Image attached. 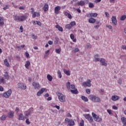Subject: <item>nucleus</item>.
<instances>
[{
    "label": "nucleus",
    "instance_id": "ddd939ff",
    "mask_svg": "<svg viewBox=\"0 0 126 126\" xmlns=\"http://www.w3.org/2000/svg\"><path fill=\"white\" fill-rule=\"evenodd\" d=\"M111 20L114 25H117V23H118V22H117V18L116 17V16H112L111 18Z\"/></svg>",
    "mask_w": 126,
    "mask_h": 126
},
{
    "label": "nucleus",
    "instance_id": "f704fd0d",
    "mask_svg": "<svg viewBox=\"0 0 126 126\" xmlns=\"http://www.w3.org/2000/svg\"><path fill=\"white\" fill-rule=\"evenodd\" d=\"M47 77L49 81H52V80H53V77H52L51 75L50 74L47 75Z\"/></svg>",
    "mask_w": 126,
    "mask_h": 126
},
{
    "label": "nucleus",
    "instance_id": "a19ab883",
    "mask_svg": "<svg viewBox=\"0 0 126 126\" xmlns=\"http://www.w3.org/2000/svg\"><path fill=\"white\" fill-rule=\"evenodd\" d=\"M94 4H93V3H91V2H90L89 4V7L90 8H92L93 7H94Z\"/></svg>",
    "mask_w": 126,
    "mask_h": 126
},
{
    "label": "nucleus",
    "instance_id": "412c9836",
    "mask_svg": "<svg viewBox=\"0 0 126 126\" xmlns=\"http://www.w3.org/2000/svg\"><path fill=\"white\" fill-rule=\"evenodd\" d=\"M111 100H112L113 101H117L119 100V96L113 95L111 97Z\"/></svg>",
    "mask_w": 126,
    "mask_h": 126
},
{
    "label": "nucleus",
    "instance_id": "0e129e2a",
    "mask_svg": "<svg viewBox=\"0 0 126 126\" xmlns=\"http://www.w3.org/2000/svg\"><path fill=\"white\" fill-rule=\"evenodd\" d=\"M36 24H37V25H38L39 26H40V25H41V22H39V21H36Z\"/></svg>",
    "mask_w": 126,
    "mask_h": 126
},
{
    "label": "nucleus",
    "instance_id": "7ed1b4c3",
    "mask_svg": "<svg viewBox=\"0 0 126 126\" xmlns=\"http://www.w3.org/2000/svg\"><path fill=\"white\" fill-rule=\"evenodd\" d=\"M57 95L60 102H65V97L63 94L59 93L57 94Z\"/></svg>",
    "mask_w": 126,
    "mask_h": 126
},
{
    "label": "nucleus",
    "instance_id": "7c9ffc66",
    "mask_svg": "<svg viewBox=\"0 0 126 126\" xmlns=\"http://www.w3.org/2000/svg\"><path fill=\"white\" fill-rule=\"evenodd\" d=\"M85 4V2L83 0H81L78 3V5H81V6H83Z\"/></svg>",
    "mask_w": 126,
    "mask_h": 126
},
{
    "label": "nucleus",
    "instance_id": "9b49d317",
    "mask_svg": "<svg viewBox=\"0 0 126 126\" xmlns=\"http://www.w3.org/2000/svg\"><path fill=\"white\" fill-rule=\"evenodd\" d=\"M26 86H25L23 83H20L18 84V88L20 89H23L24 90H25V89H26Z\"/></svg>",
    "mask_w": 126,
    "mask_h": 126
},
{
    "label": "nucleus",
    "instance_id": "c9c22d12",
    "mask_svg": "<svg viewBox=\"0 0 126 126\" xmlns=\"http://www.w3.org/2000/svg\"><path fill=\"white\" fill-rule=\"evenodd\" d=\"M63 72L65 74H66V75H70V72L69 70H66L65 69H64Z\"/></svg>",
    "mask_w": 126,
    "mask_h": 126
},
{
    "label": "nucleus",
    "instance_id": "423d86ee",
    "mask_svg": "<svg viewBox=\"0 0 126 126\" xmlns=\"http://www.w3.org/2000/svg\"><path fill=\"white\" fill-rule=\"evenodd\" d=\"M26 114L25 115V118L28 119V116H30V115L33 113V108H30L29 110L26 111Z\"/></svg>",
    "mask_w": 126,
    "mask_h": 126
},
{
    "label": "nucleus",
    "instance_id": "a18cd8bd",
    "mask_svg": "<svg viewBox=\"0 0 126 126\" xmlns=\"http://www.w3.org/2000/svg\"><path fill=\"white\" fill-rule=\"evenodd\" d=\"M61 51L62 49H61V48L56 49V52L57 54H61Z\"/></svg>",
    "mask_w": 126,
    "mask_h": 126
},
{
    "label": "nucleus",
    "instance_id": "c756f323",
    "mask_svg": "<svg viewBox=\"0 0 126 126\" xmlns=\"http://www.w3.org/2000/svg\"><path fill=\"white\" fill-rule=\"evenodd\" d=\"M95 21H96V20H95V19L93 18H91L89 20V22H90V23H94Z\"/></svg>",
    "mask_w": 126,
    "mask_h": 126
},
{
    "label": "nucleus",
    "instance_id": "c85d7f7f",
    "mask_svg": "<svg viewBox=\"0 0 126 126\" xmlns=\"http://www.w3.org/2000/svg\"><path fill=\"white\" fill-rule=\"evenodd\" d=\"M4 76L5 79H7V80L9 79V75H8V73H7V72H5V74H4Z\"/></svg>",
    "mask_w": 126,
    "mask_h": 126
},
{
    "label": "nucleus",
    "instance_id": "49530a36",
    "mask_svg": "<svg viewBox=\"0 0 126 126\" xmlns=\"http://www.w3.org/2000/svg\"><path fill=\"white\" fill-rule=\"evenodd\" d=\"M71 28L72 27L70 25V24H67V25L65 26V28H66V29H70V28Z\"/></svg>",
    "mask_w": 126,
    "mask_h": 126
},
{
    "label": "nucleus",
    "instance_id": "69168bd1",
    "mask_svg": "<svg viewBox=\"0 0 126 126\" xmlns=\"http://www.w3.org/2000/svg\"><path fill=\"white\" fill-rule=\"evenodd\" d=\"M122 48L124 50H126V45H122Z\"/></svg>",
    "mask_w": 126,
    "mask_h": 126
},
{
    "label": "nucleus",
    "instance_id": "37998d69",
    "mask_svg": "<svg viewBox=\"0 0 126 126\" xmlns=\"http://www.w3.org/2000/svg\"><path fill=\"white\" fill-rule=\"evenodd\" d=\"M70 25L71 26V27H73V26H74V25H76V23L75 22H71L70 23Z\"/></svg>",
    "mask_w": 126,
    "mask_h": 126
},
{
    "label": "nucleus",
    "instance_id": "f03ea898",
    "mask_svg": "<svg viewBox=\"0 0 126 126\" xmlns=\"http://www.w3.org/2000/svg\"><path fill=\"white\" fill-rule=\"evenodd\" d=\"M92 115L95 122H97V123H99V122H101L102 121V118H101V117H99V116L97 115L96 114L94 113V112L92 113Z\"/></svg>",
    "mask_w": 126,
    "mask_h": 126
},
{
    "label": "nucleus",
    "instance_id": "ea45409f",
    "mask_svg": "<svg viewBox=\"0 0 126 126\" xmlns=\"http://www.w3.org/2000/svg\"><path fill=\"white\" fill-rule=\"evenodd\" d=\"M6 119V116L3 115L1 117H0V120L1 121H4Z\"/></svg>",
    "mask_w": 126,
    "mask_h": 126
},
{
    "label": "nucleus",
    "instance_id": "864d4df0",
    "mask_svg": "<svg viewBox=\"0 0 126 126\" xmlns=\"http://www.w3.org/2000/svg\"><path fill=\"white\" fill-rule=\"evenodd\" d=\"M84 126V121L82 120V122L80 123V126Z\"/></svg>",
    "mask_w": 126,
    "mask_h": 126
},
{
    "label": "nucleus",
    "instance_id": "13d9d810",
    "mask_svg": "<svg viewBox=\"0 0 126 126\" xmlns=\"http://www.w3.org/2000/svg\"><path fill=\"white\" fill-rule=\"evenodd\" d=\"M86 92L87 93V94H90V89H86Z\"/></svg>",
    "mask_w": 126,
    "mask_h": 126
},
{
    "label": "nucleus",
    "instance_id": "0eeeda50",
    "mask_svg": "<svg viewBox=\"0 0 126 126\" xmlns=\"http://www.w3.org/2000/svg\"><path fill=\"white\" fill-rule=\"evenodd\" d=\"M11 93H12V91L11 89H9L8 91L3 93V96L5 98H9V96L11 95Z\"/></svg>",
    "mask_w": 126,
    "mask_h": 126
},
{
    "label": "nucleus",
    "instance_id": "6e6d98bb",
    "mask_svg": "<svg viewBox=\"0 0 126 126\" xmlns=\"http://www.w3.org/2000/svg\"><path fill=\"white\" fill-rule=\"evenodd\" d=\"M87 47L89 49H91V45L90 44V43L87 44Z\"/></svg>",
    "mask_w": 126,
    "mask_h": 126
},
{
    "label": "nucleus",
    "instance_id": "9d476101",
    "mask_svg": "<svg viewBox=\"0 0 126 126\" xmlns=\"http://www.w3.org/2000/svg\"><path fill=\"white\" fill-rule=\"evenodd\" d=\"M65 122L66 123H68L69 126H73L74 125V121L72 120H69L68 118H66L65 119Z\"/></svg>",
    "mask_w": 126,
    "mask_h": 126
},
{
    "label": "nucleus",
    "instance_id": "20e7f679",
    "mask_svg": "<svg viewBox=\"0 0 126 126\" xmlns=\"http://www.w3.org/2000/svg\"><path fill=\"white\" fill-rule=\"evenodd\" d=\"M70 88H71L70 91L71 93H72V94H77L78 93L77 89H75V86L74 85H71Z\"/></svg>",
    "mask_w": 126,
    "mask_h": 126
},
{
    "label": "nucleus",
    "instance_id": "2f4dec72",
    "mask_svg": "<svg viewBox=\"0 0 126 126\" xmlns=\"http://www.w3.org/2000/svg\"><path fill=\"white\" fill-rule=\"evenodd\" d=\"M29 65H30V61H26V64H25V67L26 68H28V67H29Z\"/></svg>",
    "mask_w": 126,
    "mask_h": 126
},
{
    "label": "nucleus",
    "instance_id": "8fccbe9b",
    "mask_svg": "<svg viewBox=\"0 0 126 126\" xmlns=\"http://www.w3.org/2000/svg\"><path fill=\"white\" fill-rule=\"evenodd\" d=\"M74 53H77V52H79V49L78 48H76L73 50Z\"/></svg>",
    "mask_w": 126,
    "mask_h": 126
},
{
    "label": "nucleus",
    "instance_id": "5fc2aeb1",
    "mask_svg": "<svg viewBox=\"0 0 126 126\" xmlns=\"http://www.w3.org/2000/svg\"><path fill=\"white\" fill-rule=\"evenodd\" d=\"M70 37L72 40H73V39H74V35H73V34H71Z\"/></svg>",
    "mask_w": 126,
    "mask_h": 126
},
{
    "label": "nucleus",
    "instance_id": "4468645a",
    "mask_svg": "<svg viewBox=\"0 0 126 126\" xmlns=\"http://www.w3.org/2000/svg\"><path fill=\"white\" fill-rule=\"evenodd\" d=\"M99 61L100 62V63H101V65H104V66H107V64L106 63V60H105V59L101 58L100 59V60H99Z\"/></svg>",
    "mask_w": 126,
    "mask_h": 126
},
{
    "label": "nucleus",
    "instance_id": "603ef678",
    "mask_svg": "<svg viewBox=\"0 0 126 126\" xmlns=\"http://www.w3.org/2000/svg\"><path fill=\"white\" fill-rule=\"evenodd\" d=\"M107 111L109 114V115H113V113H112V110L107 109Z\"/></svg>",
    "mask_w": 126,
    "mask_h": 126
},
{
    "label": "nucleus",
    "instance_id": "3c124183",
    "mask_svg": "<svg viewBox=\"0 0 126 126\" xmlns=\"http://www.w3.org/2000/svg\"><path fill=\"white\" fill-rule=\"evenodd\" d=\"M8 8H9L8 5H6L5 6H4V7L3 8V9L4 10H6V9H8Z\"/></svg>",
    "mask_w": 126,
    "mask_h": 126
},
{
    "label": "nucleus",
    "instance_id": "c03bdc74",
    "mask_svg": "<svg viewBox=\"0 0 126 126\" xmlns=\"http://www.w3.org/2000/svg\"><path fill=\"white\" fill-rule=\"evenodd\" d=\"M126 18V15H124L120 18V20L122 21H123V20H125Z\"/></svg>",
    "mask_w": 126,
    "mask_h": 126
},
{
    "label": "nucleus",
    "instance_id": "aec40b11",
    "mask_svg": "<svg viewBox=\"0 0 126 126\" xmlns=\"http://www.w3.org/2000/svg\"><path fill=\"white\" fill-rule=\"evenodd\" d=\"M94 62H100V57H99V55L96 54L94 56Z\"/></svg>",
    "mask_w": 126,
    "mask_h": 126
},
{
    "label": "nucleus",
    "instance_id": "cd10ccee",
    "mask_svg": "<svg viewBox=\"0 0 126 126\" xmlns=\"http://www.w3.org/2000/svg\"><path fill=\"white\" fill-rule=\"evenodd\" d=\"M81 99L83 100V101H84V102H88V98L86 96H82Z\"/></svg>",
    "mask_w": 126,
    "mask_h": 126
},
{
    "label": "nucleus",
    "instance_id": "79ce46f5",
    "mask_svg": "<svg viewBox=\"0 0 126 126\" xmlns=\"http://www.w3.org/2000/svg\"><path fill=\"white\" fill-rule=\"evenodd\" d=\"M58 74L59 78H62V73L60 70H58Z\"/></svg>",
    "mask_w": 126,
    "mask_h": 126
},
{
    "label": "nucleus",
    "instance_id": "473e14b6",
    "mask_svg": "<svg viewBox=\"0 0 126 126\" xmlns=\"http://www.w3.org/2000/svg\"><path fill=\"white\" fill-rule=\"evenodd\" d=\"M19 16H17V15L15 14L13 15V18L14 19V20H15V21H16L17 20H18L19 21Z\"/></svg>",
    "mask_w": 126,
    "mask_h": 126
},
{
    "label": "nucleus",
    "instance_id": "6ab92c4d",
    "mask_svg": "<svg viewBox=\"0 0 126 126\" xmlns=\"http://www.w3.org/2000/svg\"><path fill=\"white\" fill-rule=\"evenodd\" d=\"M44 91H45V88H42L39 91L37 92V95L40 96L41 94H43Z\"/></svg>",
    "mask_w": 126,
    "mask_h": 126
},
{
    "label": "nucleus",
    "instance_id": "39448f33",
    "mask_svg": "<svg viewBox=\"0 0 126 126\" xmlns=\"http://www.w3.org/2000/svg\"><path fill=\"white\" fill-rule=\"evenodd\" d=\"M82 86H84V87H91V80L90 79L87 80V82H84L82 84Z\"/></svg>",
    "mask_w": 126,
    "mask_h": 126
},
{
    "label": "nucleus",
    "instance_id": "bf43d9fd",
    "mask_svg": "<svg viewBox=\"0 0 126 126\" xmlns=\"http://www.w3.org/2000/svg\"><path fill=\"white\" fill-rule=\"evenodd\" d=\"M106 27L109 28V29H113V27L111 25H107Z\"/></svg>",
    "mask_w": 126,
    "mask_h": 126
},
{
    "label": "nucleus",
    "instance_id": "09e8293b",
    "mask_svg": "<svg viewBox=\"0 0 126 126\" xmlns=\"http://www.w3.org/2000/svg\"><path fill=\"white\" fill-rule=\"evenodd\" d=\"M26 57L27 59H30V56L29 55V53L28 52H26Z\"/></svg>",
    "mask_w": 126,
    "mask_h": 126
},
{
    "label": "nucleus",
    "instance_id": "6e6552de",
    "mask_svg": "<svg viewBox=\"0 0 126 126\" xmlns=\"http://www.w3.org/2000/svg\"><path fill=\"white\" fill-rule=\"evenodd\" d=\"M32 86L34 87L35 90H39L41 88V86L39 84V83L34 82L32 83Z\"/></svg>",
    "mask_w": 126,
    "mask_h": 126
},
{
    "label": "nucleus",
    "instance_id": "680f3d73",
    "mask_svg": "<svg viewBox=\"0 0 126 126\" xmlns=\"http://www.w3.org/2000/svg\"><path fill=\"white\" fill-rule=\"evenodd\" d=\"M19 9L24 10V9H25V7H24V6L20 7L19 8Z\"/></svg>",
    "mask_w": 126,
    "mask_h": 126
},
{
    "label": "nucleus",
    "instance_id": "58836bf2",
    "mask_svg": "<svg viewBox=\"0 0 126 126\" xmlns=\"http://www.w3.org/2000/svg\"><path fill=\"white\" fill-rule=\"evenodd\" d=\"M55 40H56L54 42V44L55 45H58V44L59 43V41L60 39L58 38V37H55Z\"/></svg>",
    "mask_w": 126,
    "mask_h": 126
},
{
    "label": "nucleus",
    "instance_id": "a211bd4d",
    "mask_svg": "<svg viewBox=\"0 0 126 126\" xmlns=\"http://www.w3.org/2000/svg\"><path fill=\"white\" fill-rule=\"evenodd\" d=\"M28 17L27 16H22L19 18V21H24L26 20Z\"/></svg>",
    "mask_w": 126,
    "mask_h": 126
},
{
    "label": "nucleus",
    "instance_id": "bb28decb",
    "mask_svg": "<svg viewBox=\"0 0 126 126\" xmlns=\"http://www.w3.org/2000/svg\"><path fill=\"white\" fill-rule=\"evenodd\" d=\"M65 15L66 16H67L68 18H69V19H72V17L71 16V15L69 13H68L67 12H65Z\"/></svg>",
    "mask_w": 126,
    "mask_h": 126
},
{
    "label": "nucleus",
    "instance_id": "774afa93",
    "mask_svg": "<svg viewBox=\"0 0 126 126\" xmlns=\"http://www.w3.org/2000/svg\"><path fill=\"white\" fill-rule=\"evenodd\" d=\"M49 45H53V41L50 40L48 41Z\"/></svg>",
    "mask_w": 126,
    "mask_h": 126
},
{
    "label": "nucleus",
    "instance_id": "2eb2a0df",
    "mask_svg": "<svg viewBox=\"0 0 126 126\" xmlns=\"http://www.w3.org/2000/svg\"><path fill=\"white\" fill-rule=\"evenodd\" d=\"M32 16L33 18H35V17H40V13L38 12H34L32 13Z\"/></svg>",
    "mask_w": 126,
    "mask_h": 126
},
{
    "label": "nucleus",
    "instance_id": "dca6fc26",
    "mask_svg": "<svg viewBox=\"0 0 126 126\" xmlns=\"http://www.w3.org/2000/svg\"><path fill=\"white\" fill-rule=\"evenodd\" d=\"M98 15V14L96 13H91L90 14H88L87 15L88 17H96V16Z\"/></svg>",
    "mask_w": 126,
    "mask_h": 126
},
{
    "label": "nucleus",
    "instance_id": "393cba45",
    "mask_svg": "<svg viewBox=\"0 0 126 126\" xmlns=\"http://www.w3.org/2000/svg\"><path fill=\"white\" fill-rule=\"evenodd\" d=\"M3 17L0 16V23H1V25H0V26H2L4 25V22H3Z\"/></svg>",
    "mask_w": 126,
    "mask_h": 126
},
{
    "label": "nucleus",
    "instance_id": "338daca9",
    "mask_svg": "<svg viewBox=\"0 0 126 126\" xmlns=\"http://www.w3.org/2000/svg\"><path fill=\"white\" fill-rule=\"evenodd\" d=\"M118 82L119 84H122V80H121V79H119L118 80Z\"/></svg>",
    "mask_w": 126,
    "mask_h": 126
},
{
    "label": "nucleus",
    "instance_id": "f3484780",
    "mask_svg": "<svg viewBox=\"0 0 126 126\" xmlns=\"http://www.w3.org/2000/svg\"><path fill=\"white\" fill-rule=\"evenodd\" d=\"M60 10H61V7L57 6L55 8V13L56 14H59L60 13Z\"/></svg>",
    "mask_w": 126,
    "mask_h": 126
},
{
    "label": "nucleus",
    "instance_id": "4c0bfd02",
    "mask_svg": "<svg viewBox=\"0 0 126 126\" xmlns=\"http://www.w3.org/2000/svg\"><path fill=\"white\" fill-rule=\"evenodd\" d=\"M4 63L6 66H9V63L7 62V59H5L4 61Z\"/></svg>",
    "mask_w": 126,
    "mask_h": 126
},
{
    "label": "nucleus",
    "instance_id": "e433bc0d",
    "mask_svg": "<svg viewBox=\"0 0 126 126\" xmlns=\"http://www.w3.org/2000/svg\"><path fill=\"white\" fill-rule=\"evenodd\" d=\"M66 88L67 89H68V90H69V89H70V82H68L67 83H66Z\"/></svg>",
    "mask_w": 126,
    "mask_h": 126
},
{
    "label": "nucleus",
    "instance_id": "5701e85b",
    "mask_svg": "<svg viewBox=\"0 0 126 126\" xmlns=\"http://www.w3.org/2000/svg\"><path fill=\"white\" fill-rule=\"evenodd\" d=\"M24 118H25V117H24V115L22 113H21L19 116V120L20 121H23Z\"/></svg>",
    "mask_w": 126,
    "mask_h": 126
},
{
    "label": "nucleus",
    "instance_id": "f8f14e48",
    "mask_svg": "<svg viewBox=\"0 0 126 126\" xmlns=\"http://www.w3.org/2000/svg\"><path fill=\"white\" fill-rule=\"evenodd\" d=\"M7 117L9 118V119H11L14 117V112L10 111L7 114Z\"/></svg>",
    "mask_w": 126,
    "mask_h": 126
},
{
    "label": "nucleus",
    "instance_id": "f257e3e1",
    "mask_svg": "<svg viewBox=\"0 0 126 126\" xmlns=\"http://www.w3.org/2000/svg\"><path fill=\"white\" fill-rule=\"evenodd\" d=\"M89 98L90 100L95 103H100L101 102V99L94 95H90Z\"/></svg>",
    "mask_w": 126,
    "mask_h": 126
},
{
    "label": "nucleus",
    "instance_id": "a878e982",
    "mask_svg": "<svg viewBox=\"0 0 126 126\" xmlns=\"http://www.w3.org/2000/svg\"><path fill=\"white\" fill-rule=\"evenodd\" d=\"M5 83V81L2 77H0V84H4Z\"/></svg>",
    "mask_w": 126,
    "mask_h": 126
},
{
    "label": "nucleus",
    "instance_id": "052dcab7",
    "mask_svg": "<svg viewBox=\"0 0 126 126\" xmlns=\"http://www.w3.org/2000/svg\"><path fill=\"white\" fill-rule=\"evenodd\" d=\"M112 108H113V109H114V110H118V107H117L115 105L113 106Z\"/></svg>",
    "mask_w": 126,
    "mask_h": 126
},
{
    "label": "nucleus",
    "instance_id": "b1692460",
    "mask_svg": "<svg viewBox=\"0 0 126 126\" xmlns=\"http://www.w3.org/2000/svg\"><path fill=\"white\" fill-rule=\"evenodd\" d=\"M56 28H57L59 30V31H61V32H63V28L60 26L59 25H56Z\"/></svg>",
    "mask_w": 126,
    "mask_h": 126
},
{
    "label": "nucleus",
    "instance_id": "de8ad7c7",
    "mask_svg": "<svg viewBox=\"0 0 126 126\" xmlns=\"http://www.w3.org/2000/svg\"><path fill=\"white\" fill-rule=\"evenodd\" d=\"M26 119H27V120H26V124H27V125H30L31 123L29 122V119L28 118H26Z\"/></svg>",
    "mask_w": 126,
    "mask_h": 126
},
{
    "label": "nucleus",
    "instance_id": "1a4fd4ad",
    "mask_svg": "<svg viewBox=\"0 0 126 126\" xmlns=\"http://www.w3.org/2000/svg\"><path fill=\"white\" fill-rule=\"evenodd\" d=\"M85 118L88 120L89 123H93V118H92V116L90 114H86Z\"/></svg>",
    "mask_w": 126,
    "mask_h": 126
},
{
    "label": "nucleus",
    "instance_id": "4be33fe9",
    "mask_svg": "<svg viewBox=\"0 0 126 126\" xmlns=\"http://www.w3.org/2000/svg\"><path fill=\"white\" fill-rule=\"evenodd\" d=\"M49 10V5L48 4H45L43 6V10L46 12L47 10Z\"/></svg>",
    "mask_w": 126,
    "mask_h": 126
},
{
    "label": "nucleus",
    "instance_id": "4d7b16f0",
    "mask_svg": "<svg viewBox=\"0 0 126 126\" xmlns=\"http://www.w3.org/2000/svg\"><path fill=\"white\" fill-rule=\"evenodd\" d=\"M105 15L106 17H109V16H110V14H109V12H105Z\"/></svg>",
    "mask_w": 126,
    "mask_h": 126
},
{
    "label": "nucleus",
    "instance_id": "e2e57ef3",
    "mask_svg": "<svg viewBox=\"0 0 126 126\" xmlns=\"http://www.w3.org/2000/svg\"><path fill=\"white\" fill-rule=\"evenodd\" d=\"M32 24H33V25H36L37 22H36V21H32Z\"/></svg>",
    "mask_w": 126,
    "mask_h": 126
},
{
    "label": "nucleus",
    "instance_id": "72a5a7b5",
    "mask_svg": "<svg viewBox=\"0 0 126 126\" xmlns=\"http://www.w3.org/2000/svg\"><path fill=\"white\" fill-rule=\"evenodd\" d=\"M121 121L124 125H126V118L125 117L121 118Z\"/></svg>",
    "mask_w": 126,
    "mask_h": 126
}]
</instances>
